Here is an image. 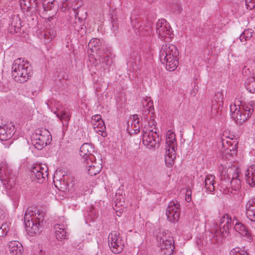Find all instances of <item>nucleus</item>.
Segmentation results:
<instances>
[{"mask_svg":"<svg viewBox=\"0 0 255 255\" xmlns=\"http://www.w3.org/2000/svg\"><path fill=\"white\" fill-rule=\"evenodd\" d=\"M58 173H56L54 176L53 182L55 187L59 190V191H65L66 184L64 183V179L62 180L58 179Z\"/></svg>","mask_w":255,"mask_h":255,"instance_id":"nucleus-33","label":"nucleus"},{"mask_svg":"<svg viewBox=\"0 0 255 255\" xmlns=\"http://www.w3.org/2000/svg\"><path fill=\"white\" fill-rule=\"evenodd\" d=\"M0 180L5 186V189L7 190L11 189L15 184V176L6 168L5 165H1L0 167Z\"/></svg>","mask_w":255,"mask_h":255,"instance_id":"nucleus-10","label":"nucleus"},{"mask_svg":"<svg viewBox=\"0 0 255 255\" xmlns=\"http://www.w3.org/2000/svg\"><path fill=\"white\" fill-rule=\"evenodd\" d=\"M100 46L101 43L100 40L97 38L92 39L88 44V49L91 50L92 53H95L96 54H98L99 52H101Z\"/></svg>","mask_w":255,"mask_h":255,"instance_id":"nucleus-27","label":"nucleus"},{"mask_svg":"<svg viewBox=\"0 0 255 255\" xmlns=\"http://www.w3.org/2000/svg\"><path fill=\"white\" fill-rule=\"evenodd\" d=\"M230 255H249L246 252L239 248L233 249L230 252Z\"/></svg>","mask_w":255,"mask_h":255,"instance_id":"nucleus-41","label":"nucleus"},{"mask_svg":"<svg viewBox=\"0 0 255 255\" xmlns=\"http://www.w3.org/2000/svg\"><path fill=\"white\" fill-rule=\"evenodd\" d=\"M68 192H56L55 195L56 199L57 200H63L67 195Z\"/></svg>","mask_w":255,"mask_h":255,"instance_id":"nucleus-47","label":"nucleus"},{"mask_svg":"<svg viewBox=\"0 0 255 255\" xmlns=\"http://www.w3.org/2000/svg\"><path fill=\"white\" fill-rule=\"evenodd\" d=\"M247 183L252 187L255 185V165H252L248 168L245 173Z\"/></svg>","mask_w":255,"mask_h":255,"instance_id":"nucleus-22","label":"nucleus"},{"mask_svg":"<svg viewBox=\"0 0 255 255\" xmlns=\"http://www.w3.org/2000/svg\"><path fill=\"white\" fill-rule=\"evenodd\" d=\"M36 0H21L20 2L21 6L24 5L27 8H29L36 4Z\"/></svg>","mask_w":255,"mask_h":255,"instance_id":"nucleus-42","label":"nucleus"},{"mask_svg":"<svg viewBox=\"0 0 255 255\" xmlns=\"http://www.w3.org/2000/svg\"><path fill=\"white\" fill-rule=\"evenodd\" d=\"M240 39L241 42H246L248 40H246V36L244 34V33H242L240 35Z\"/></svg>","mask_w":255,"mask_h":255,"instance_id":"nucleus-55","label":"nucleus"},{"mask_svg":"<svg viewBox=\"0 0 255 255\" xmlns=\"http://www.w3.org/2000/svg\"><path fill=\"white\" fill-rule=\"evenodd\" d=\"M48 167L45 165L37 164L34 166L31 169V176L37 180L39 183H43L48 177Z\"/></svg>","mask_w":255,"mask_h":255,"instance_id":"nucleus-13","label":"nucleus"},{"mask_svg":"<svg viewBox=\"0 0 255 255\" xmlns=\"http://www.w3.org/2000/svg\"><path fill=\"white\" fill-rule=\"evenodd\" d=\"M108 245L111 251L114 254L121 253L124 250V242L120 234L114 231L108 236Z\"/></svg>","mask_w":255,"mask_h":255,"instance_id":"nucleus-7","label":"nucleus"},{"mask_svg":"<svg viewBox=\"0 0 255 255\" xmlns=\"http://www.w3.org/2000/svg\"><path fill=\"white\" fill-rule=\"evenodd\" d=\"M229 169L230 170V172L231 171H234L232 176V180L231 181V186L232 189L236 191L239 190L241 187V181L238 179V170L235 167H231Z\"/></svg>","mask_w":255,"mask_h":255,"instance_id":"nucleus-21","label":"nucleus"},{"mask_svg":"<svg viewBox=\"0 0 255 255\" xmlns=\"http://www.w3.org/2000/svg\"><path fill=\"white\" fill-rule=\"evenodd\" d=\"M236 185V183H234V186H235Z\"/></svg>","mask_w":255,"mask_h":255,"instance_id":"nucleus-64","label":"nucleus"},{"mask_svg":"<svg viewBox=\"0 0 255 255\" xmlns=\"http://www.w3.org/2000/svg\"><path fill=\"white\" fill-rule=\"evenodd\" d=\"M211 113L214 115L219 114L223 106V103L213 100L211 104Z\"/></svg>","mask_w":255,"mask_h":255,"instance_id":"nucleus-34","label":"nucleus"},{"mask_svg":"<svg viewBox=\"0 0 255 255\" xmlns=\"http://www.w3.org/2000/svg\"><path fill=\"white\" fill-rule=\"evenodd\" d=\"M246 213L250 220L255 222V198L251 199L247 203Z\"/></svg>","mask_w":255,"mask_h":255,"instance_id":"nucleus-19","label":"nucleus"},{"mask_svg":"<svg viewBox=\"0 0 255 255\" xmlns=\"http://www.w3.org/2000/svg\"><path fill=\"white\" fill-rule=\"evenodd\" d=\"M160 138L156 131L153 129L147 130V128L144 127L142 130V142L147 148L153 149L159 142Z\"/></svg>","mask_w":255,"mask_h":255,"instance_id":"nucleus-9","label":"nucleus"},{"mask_svg":"<svg viewBox=\"0 0 255 255\" xmlns=\"http://www.w3.org/2000/svg\"><path fill=\"white\" fill-rule=\"evenodd\" d=\"M253 101L249 103L241 102L240 105L235 103L230 106L231 117L238 124L245 122L252 115L253 111Z\"/></svg>","mask_w":255,"mask_h":255,"instance_id":"nucleus-4","label":"nucleus"},{"mask_svg":"<svg viewBox=\"0 0 255 255\" xmlns=\"http://www.w3.org/2000/svg\"><path fill=\"white\" fill-rule=\"evenodd\" d=\"M152 122V124L153 125H154V123H155V122H154V121H153Z\"/></svg>","mask_w":255,"mask_h":255,"instance_id":"nucleus-61","label":"nucleus"},{"mask_svg":"<svg viewBox=\"0 0 255 255\" xmlns=\"http://www.w3.org/2000/svg\"><path fill=\"white\" fill-rule=\"evenodd\" d=\"M10 29H13L15 33H17L19 31L21 28V20L18 15H14L11 19L10 22Z\"/></svg>","mask_w":255,"mask_h":255,"instance_id":"nucleus-32","label":"nucleus"},{"mask_svg":"<svg viewBox=\"0 0 255 255\" xmlns=\"http://www.w3.org/2000/svg\"><path fill=\"white\" fill-rule=\"evenodd\" d=\"M112 27L111 28V30L115 34H116L119 29V24L118 23V21L117 20H114L112 21Z\"/></svg>","mask_w":255,"mask_h":255,"instance_id":"nucleus-46","label":"nucleus"},{"mask_svg":"<svg viewBox=\"0 0 255 255\" xmlns=\"http://www.w3.org/2000/svg\"><path fill=\"white\" fill-rule=\"evenodd\" d=\"M188 191H191V190L190 189H188L187 190H186V192H188Z\"/></svg>","mask_w":255,"mask_h":255,"instance_id":"nucleus-59","label":"nucleus"},{"mask_svg":"<svg viewBox=\"0 0 255 255\" xmlns=\"http://www.w3.org/2000/svg\"><path fill=\"white\" fill-rule=\"evenodd\" d=\"M223 98L224 95L223 92H218L215 94L214 99L213 100H217V102H221V103L223 102Z\"/></svg>","mask_w":255,"mask_h":255,"instance_id":"nucleus-45","label":"nucleus"},{"mask_svg":"<svg viewBox=\"0 0 255 255\" xmlns=\"http://www.w3.org/2000/svg\"><path fill=\"white\" fill-rule=\"evenodd\" d=\"M91 123L96 132L103 137L107 135L105 132L106 126L101 115H96L93 116L92 118Z\"/></svg>","mask_w":255,"mask_h":255,"instance_id":"nucleus-15","label":"nucleus"},{"mask_svg":"<svg viewBox=\"0 0 255 255\" xmlns=\"http://www.w3.org/2000/svg\"><path fill=\"white\" fill-rule=\"evenodd\" d=\"M94 152V147L88 143L83 144L80 149V154L84 160H86V158H89L90 160L95 159V156L93 154Z\"/></svg>","mask_w":255,"mask_h":255,"instance_id":"nucleus-16","label":"nucleus"},{"mask_svg":"<svg viewBox=\"0 0 255 255\" xmlns=\"http://www.w3.org/2000/svg\"><path fill=\"white\" fill-rule=\"evenodd\" d=\"M245 87L251 93H255V79L253 77L249 78L245 82Z\"/></svg>","mask_w":255,"mask_h":255,"instance_id":"nucleus-37","label":"nucleus"},{"mask_svg":"<svg viewBox=\"0 0 255 255\" xmlns=\"http://www.w3.org/2000/svg\"><path fill=\"white\" fill-rule=\"evenodd\" d=\"M243 33L246 36V40H249L252 36L253 31L252 30L246 29Z\"/></svg>","mask_w":255,"mask_h":255,"instance_id":"nucleus-51","label":"nucleus"},{"mask_svg":"<svg viewBox=\"0 0 255 255\" xmlns=\"http://www.w3.org/2000/svg\"><path fill=\"white\" fill-rule=\"evenodd\" d=\"M233 139L229 138V140H226L224 138H222V145L225 148L226 147V144H228L227 147H230L231 145H234L235 142H234V141H232V140Z\"/></svg>","mask_w":255,"mask_h":255,"instance_id":"nucleus-49","label":"nucleus"},{"mask_svg":"<svg viewBox=\"0 0 255 255\" xmlns=\"http://www.w3.org/2000/svg\"><path fill=\"white\" fill-rule=\"evenodd\" d=\"M55 102V101L54 100H49L47 101L46 102V104L47 105V107L49 109H52V105L53 103Z\"/></svg>","mask_w":255,"mask_h":255,"instance_id":"nucleus-53","label":"nucleus"},{"mask_svg":"<svg viewBox=\"0 0 255 255\" xmlns=\"http://www.w3.org/2000/svg\"><path fill=\"white\" fill-rule=\"evenodd\" d=\"M55 0H45L43 1V6L45 11H48L53 9L52 14L56 13V7H55Z\"/></svg>","mask_w":255,"mask_h":255,"instance_id":"nucleus-36","label":"nucleus"},{"mask_svg":"<svg viewBox=\"0 0 255 255\" xmlns=\"http://www.w3.org/2000/svg\"><path fill=\"white\" fill-rule=\"evenodd\" d=\"M54 231L56 238L58 240H62L66 239L65 225L64 224H57L54 226Z\"/></svg>","mask_w":255,"mask_h":255,"instance_id":"nucleus-23","label":"nucleus"},{"mask_svg":"<svg viewBox=\"0 0 255 255\" xmlns=\"http://www.w3.org/2000/svg\"><path fill=\"white\" fill-rule=\"evenodd\" d=\"M11 69L12 76L18 83L26 82L32 75V70L29 62L21 58L14 61Z\"/></svg>","mask_w":255,"mask_h":255,"instance_id":"nucleus-3","label":"nucleus"},{"mask_svg":"<svg viewBox=\"0 0 255 255\" xmlns=\"http://www.w3.org/2000/svg\"><path fill=\"white\" fill-rule=\"evenodd\" d=\"M56 32L54 29H47L43 33L44 41L46 43H49L55 36Z\"/></svg>","mask_w":255,"mask_h":255,"instance_id":"nucleus-35","label":"nucleus"},{"mask_svg":"<svg viewBox=\"0 0 255 255\" xmlns=\"http://www.w3.org/2000/svg\"><path fill=\"white\" fill-rule=\"evenodd\" d=\"M9 253L10 255H22L23 247L20 243L17 241H11L8 244Z\"/></svg>","mask_w":255,"mask_h":255,"instance_id":"nucleus-20","label":"nucleus"},{"mask_svg":"<svg viewBox=\"0 0 255 255\" xmlns=\"http://www.w3.org/2000/svg\"><path fill=\"white\" fill-rule=\"evenodd\" d=\"M14 132V126L11 124H3L0 121V140L9 139Z\"/></svg>","mask_w":255,"mask_h":255,"instance_id":"nucleus-14","label":"nucleus"},{"mask_svg":"<svg viewBox=\"0 0 255 255\" xmlns=\"http://www.w3.org/2000/svg\"><path fill=\"white\" fill-rule=\"evenodd\" d=\"M157 238L160 239L161 255H171L175 248L173 238L168 234H165L161 237L160 233L158 234Z\"/></svg>","mask_w":255,"mask_h":255,"instance_id":"nucleus-8","label":"nucleus"},{"mask_svg":"<svg viewBox=\"0 0 255 255\" xmlns=\"http://www.w3.org/2000/svg\"><path fill=\"white\" fill-rule=\"evenodd\" d=\"M95 59L96 61H99V63H102L103 67H109L113 63L112 58L110 55L105 56L102 55L101 52H99L97 54V58Z\"/></svg>","mask_w":255,"mask_h":255,"instance_id":"nucleus-29","label":"nucleus"},{"mask_svg":"<svg viewBox=\"0 0 255 255\" xmlns=\"http://www.w3.org/2000/svg\"><path fill=\"white\" fill-rule=\"evenodd\" d=\"M247 8L252 9L255 6V0H245Z\"/></svg>","mask_w":255,"mask_h":255,"instance_id":"nucleus-50","label":"nucleus"},{"mask_svg":"<svg viewBox=\"0 0 255 255\" xmlns=\"http://www.w3.org/2000/svg\"><path fill=\"white\" fill-rule=\"evenodd\" d=\"M80 183L76 180L72 179L71 182L67 185L68 190H76L80 185Z\"/></svg>","mask_w":255,"mask_h":255,"instance_id":"nucleus-40","label":"nucleus"},{"mask_svg":"<svg viewBox=\"0 0 255 255\" xmlns=\"http://www.w3.org/2000/svg\"><path fill=\"white\" fill-rule=\"evenodd\" d=\"M180 214V204L177 201H172L168 204L166 215L168 220L171 222L177 221Z\"/></svg>","mask_w":255,"mask_h":255,"instance_id":"nucleus-11","label":"nucleus"},{"mask_svg":"<svg viewBox=\"0 0 255 255\" xmlns=\"http://www.w3.org/2000/svg\"><path fill=\"white\" fill-rule=\"evenodd\" d=\"M84 161L85 162L86 166L92 165V166H95L96 164H97L98 163V160L97 161L96 158L94 160L86 158V160Z\"/></svg>","mask_w":255,"mask_h":255,"instance_id":"nucleus-48","label":"nucleus"},{"mask_svg":"<svg viewBox=\"0 0 255 255\" xmlns=\"http://www.w3.org/2000/svg\"><path fill=\"white\" fill-rule=\"evenodd\" d=\"M101 163V159L99 156H98V163H97V164H96L95 166H92V165L86 166L88 168V172L89 174L91 176H93L99 173L102 168Z\"/></svg>","mask_w":255,"mask_h":255,"instance_id":"nucleus-30","label":"nucleus"},{"mask_svg":"<svg viewBox=\"0 0 255 255\" xmlns=\"http://www.w3.org/2000/svg\"><path fill=\"white\" fill-rule=\"evenodd\" d=\"M233 224V220L228 215H224L220 220V232L225 236V234H228L229 230L232 228Z\"/></svg>","mask_w":255,"mask_h":255,"instance_id":"nucleus-17","label":"nucleus"},{"mask_svg":"<svg viewBox=\"0 0 255 255\" xmlns=\"http://www.w3.org/2000/svg\"><path fill=\"white\" fill-rule=\"evenodd\" d=\"M53 19V15H51L49 17L48 20L49 21H51Z\"/></svg>","mask_w":255,"mask_h":255,"instance_id":"nucleus-58","label":"nucleus"},{"mask_svg":"<svg viewBox=\"0 0 255 255\" xmlns=\"http://www.w3.org/2000/svg\"><path fill=\"white\" fill-rule=\"evenodd\" d=\"M178 51L176 47L172 44H165L162 45L159 52V59L166 68L173 71L178 65Z\"/></svg>","mask_w":255,"mask_h":255,"instance_id":"nucleus-2","label":"nucleus"},{"mask_svg":"<svg viewBox=\"0 0 255 255\" xmlns=\"http://www.w3.org/2000/svg\"><path fill=\"white\" fill-rule=\"evenodd\" d=\"M233 224H234L236 231L238 232L243 237H247L251 240L250 232L244 224L240 222L237 218L233 219Z\"/></svg>","mask_w":255,"mask_h":255,"instance_id":"nucleus-18","label":"nucleus"},{"mask_svg":"<svg viewBox=\"0 0 255 255\" xmlns=\"http://www.w3.org/2000/svg\"><path fill=\"white\" fill-rule=\"evenodd\" d=\"M8 225L6 223L3 224L0 228V237L5 236L8 231Z\"/></svg>","mask_w":255,"mask_h":255,"instance_id":"nucleus-44","label":"nucleus"},{"mask_svg":"<svg viewBox=\"0 0 255 255\" xmlns=\"http://www.w3.org/2000/svg\"><path fill=\"white\" fill-rule=\"evenodd\" d=\"M130 20L132 26L137 28L138 27H136V19H134L133 17L132 16L130 17Z\"/></svg>","mask_w":255,"mask_h":255,"instance_id":"nucleus-54","label":"nucleus"},{"mask_svg":"<svg viewBox=\"0 0 255 255\" xmlns=\"http://www.w3.org/2000/svg\"><path fill=\"white\" fill-rule=\"evenodd\" d=\"M77 15H78V13H76V14H75V16L77 17Z\"/></svg>","mask_w":255,"mask_h":255,"instance_id":"nucleus-62","label":"nucleus"},{"mask_svg":"<svg viewBox=\"0 0 255 255\" xmlns=\"http://www.w3.org/2000/svg\"><path fill=\"white\" fill-rule=\"evenodd\" d=\"M44 213L39 212L32 207L28 208L25 211L24 217L27 232L33 236L39 232V229L43 225Z\"/></svg>","mask_w":255,"mask_h":255,"instance_id":"nucleus-1","label":"nucleus"},{"mask_svg":"<svg viewBox=\"0 0 255 255\" xmlns=\"http://www.w3.org/2000/svg\"><path fill=\"white\" fill-rule=\"evenodd\" d=\"M240 39L241 42H246L248 40H246V36L244 34V33H242L240 35Z\"/></svg>","mask_w":255,"mask_h":255,"instance_id":"nucleus-56","label":"nucleus"},{"mask_svg":"<svg viewBox=\"0 0 255 255\" xmlns=\"http://www.w3.org/2000/svg\"><path fill=\"white\" fill-rule=\"evenodd\" d=\"M218 170L220 174L221 179H230V175L229 173L230 170L229 168L227 170L226 168L222 164H221L218 167Z\"/></svg>","mask_w":255,"mask_h":255,"instance_id":"nucleus-38","label":"nucleus"},{"mask_svg":"<svg viewBox=\"0 0 255 255\" xmlns=\"http://www.w3.org/2000/svg\"><path fill=\"white\" fill-rule=\"evenodd\" d=\"M141 104L145 110L148 111L149 113L151 112L152 114L154 111L153 103L150 97L143 98L141 101Z\"/></svg>","mask_w":255,"mask_h":255,"instance_id":"nucleus-31","label":"nucleus"},{"mask_svg":"<svg viewBox=\"0 0 255 255\" xmlns=\"http://www.w3.org/2000/svg\"><path fill=\"white\" fill-rule=\"evenodd\" d=\"M166 136L165 162L167 166L171 167L172 166L176 158L177 143L175 135L172 130H168Z\"/></svg>","mask_w":255,"mask_h":255,"instance_id":"nucleus-5","label":"nucleus"},{"mask_svg":"<svg viewBox=\"0 0 255 255\" xmlns=\"http://www.w3.org/2000/svg\"><path fill=\"white\" fill-rule=\"evenodd\" d=\"M234 145H231L230 147H227L225 148V150L223 151V158L227 159L230 157L233 156L235 155L237 151L238 143L236 141L234 140Z\"/></svg>","mask_w":255,"mask_h":255,"instance_id":"nucleus-25","label":"nucleus"},{"mask_svg":"<svg viewBox=\"0 0 255 255\" xmlns=\"http://www.w3.org/2000/svg\"><path fill=\"white\" fill-rule=\"evenodd\" d=\"M202 250H205V248H203V247H202Z\"/></svg>","mask_w":255,"mask_h":255,"instance_id":"nucleus-63","label":"nucleus"},{"mask_svg":"<svg viewBox=\"0 0 255 255\" xmlns=\"http://www.w3.org/2000/svg\"><path fill=\"white\" fill-rule=\"evenodd\" d=\"M171 10L176 14H179L181 12L182 10V8L180 4L178 2H176L173 4L172 6L171 7Z\"/></svg>","mask_w":255,"mask_h":255,"instance_id":"nucleus-43","label":"nucleus"},{"mask_svg":"<svg viewBox=\"0 0 255 255\" xmlns=\"http://www.w3.org/2000/svg\"><path fill=\"white\" fill-rule=\"evenodd\" d=\"M185 200L188 202H189L191 201V192H190V194H186L185 196Z\"/></svg>","mask_w":255,"mask_h":255,"instance_id":"nucleus-57","label":"nucleus"},{"mask_svg":"<svg viewBox=\"0 0 255 255\" xmlns=\"http://www.w3.org/2000/svg\"><path fill=\"white\" fill-rule=\"evenodd\" d=\"M138 27L139 28V30L142 32L141 34L142 36L150 35L152 33V29L150 25L146 26V28L140 26H139Z\"/></svg>","mask_w":255,"mask_h":255,"instance_id":"nucleus-39","label":"nucleus"},{"mask_svg":"<svg viewBox=\"0 0 255 255\" xmlns=\"http://www.w3.org/2000/svg\"><path fill=\"white\" fill-rule=\"evenodd\" d=\"M33 138L32 143L35 147L38 150H41L51 142L52 135L47 129H37L35 131Z\"/></svg>","mask_w":255,"mask_h":255,"instance_id":"nucleus-6","label":"nucleus"},{"mask_svg":"<svg viewBox=\"0 0 255 255\" xmlns=\"http://www.w3.org/2000/svg\"><path fill=\"white\" fill-rule=\"evenodd\" d=\"M131 120L132 121L131 124L132 129L129 132L130 134H136L139 132L140 127L138 116L136 114L134 115Z\"/></svg>","mask_w":255,"mask_h":255,"instance_id":"nucleus-28","label":"nucleus"},{"mask_svg":"<svg viewBox=\"0 0 255 255\" xmlns=\"http://www.w3.org/2000/svg\"><path fill=\"white\" fill-rule=\"evenodd\" d=\"M153 0H149V2H152Z\"/></svg>","mask_w":255,"mask_h":255,"instance_id":"nucleus-60","label":"nucleus"},{"mask_svg":"<svg viewBox=\"0 0 255 255\" xmlns=\"http://www.w3.org/2000/svg\"><path fill=\"white\" fill-rule=\"evenodd\" d=\"M119 207L118 206V205L116 204L115 205V207L114 208V209L116 211V213L117 214V216H121V214H122V213L123 212V210H122V209H119L118 210V208Z\"/></svg>","mask_w":255,"mask_h":255,"instance_id":"nucleus-52","label":"nucleus"},{"mask_svg":"<svg viewBox=\"0 0 255 255\" xmlns=\"http://www.w3.org/2000/svg\"><path fill=\"white\" fill-rule=\"evenodd\" d=\"M215 179L214 175L208 174L206 176L205 179V186L208 191H215Z\"/></svg>","mask_w":255,"mask_h":255,"instance_id":"nucleus-26","label":"nucleus"},{"mask_svg":"<svg viewBox=\"0 0 255 255\" xmlns=\"http://www.w3.org/2000/svg\"><path fill=\"white\" fill-rule=\"evenodd\" d=\"M156 32L158 37L162 39L170 37L171 32L169 23L164 19H159L156 22Z\"/></svg>","mask_w":255,"mask_h":255,"instance_id":"nucleus-12","label":"nucleus"},{"mask_svg":"<svg viewBox=\"0 0 255 255\" xmlns=\"http://www.w3.org/2000/svg\"><path fill=\"white\" fill-rule=\"evenodd\" d=\"M57 116L61 120L63 126H67L68 121L70 118V115L69 112L66 110H57L56 112H54Z\"/></svg>","mask_w":255,"mask_h":255,"instance_id":"nucleus-24","label":"nucleus"}]
</instances>
